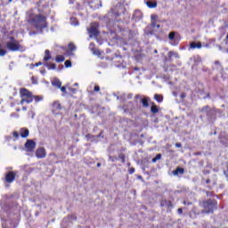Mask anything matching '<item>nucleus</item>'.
<instances>
[{
	"mask_svg": "<svg viewBox=\"0 0 228 228\" xmlns=\"http://www.w3.org/2000/svg\"><path fill=\"white\" fill-rule=\"evenodd\" d=\"M151 98L149 96H144L142 94H136L134 96V102H129L125 104L121 110L124 113H128L129 115H134L142 111V108H150Z\"/></svg>",
	"mask_w": 228,
	"mask_h": 228,
	"instance_id": "obj_1",
	"label": "nucleus"
},
{
	"mask_svg": "<svg viewBox=\"0 0 228 228\" xmlns=\"http://www.w3.org/2000/svg\"><path fill=\"white\" fill-rule=\"evenodd\" d=\"M27 21L31 26H34L37 31H40V33L47 28V17L42 14H33L32 12H28L27 13Z\"/></svg>",
	"mask_w": 228,
	"mask_h": 228,
	"instance_id": "obj_2",
	"label": "nucleus"
},
{
	"mask_svg": "<svg viewBox=\"0 0 228 228\" xmlns=\"http://www.w3.org/2000/svg\"><path fill=\"white\" fill-rule=\"evenodd\" d=\"M12 209L5 210L7 216L5 219L4 217L1 218L3 228H17V225H19V222L17 221V218H19V208H16L15 213L13 214H12Z\"/></svg>",
	"mask_w": 228,
	"mask_h": 228,
	"instance_id": "obj_3",
	"label": "nucleus"
},
{
	"mask_svg": "<svg viewBox=\"0 0 228 228\" xmlns=\"http://www.w3.org/2000/svg\"><path fill=\"white\" fill-rule=\"evenodd\" d=\"M200 206L204 209L202 213L209 215L215 213V209L218 208V201L215 199L204 200L200 202Z\"/></svg>",
	"mask_w": 228,
	"mask_h": 228,
	"instance_id": "obj_4",
	"label": "nucleus"
},
{
	"mask_svg": "<svg viewBox=\"0 0 228 228\" xmlns=\"http://www.w3.org/2000/svg\"><path fill=\"white\" fill-rule=\"evenodd\" d=\"M6 47L12 53H16L17 51H22V45L19 44V41L13 37H9V41L6 42Z\"/></svg>",
	"mask_w": 228,
	"mask_h": 228,
	"instance_id": "obj_5",
	"label": "nucleus"
},
{
	"mask_svg": "<svg viewBox=\"0 0 228 228\" xmlns=\"http://www.w3.org/2000/svg\"><path fill=\"white\" fill-rule=\"evenodd\" d=\"M20 95L21 97L20 104H24L27 102V104H31L33 102V93L29 92L26 88H21L20 90Z\"/></svg>",
	"mask_w": 228,
	"mask_h": 228,
	"instance_id": "obj_6",
	"label": "nucleus"
},
{
	"mask_svg": "<svg viewBox=\"0 0 228 228\" xmlns=\"http://www.w3.org/2000/svg\"><path fill=\"white\" fill-rule=\"evenodd\" d=\"M38 11L44 13V15H49V4L45 0H40L37 3Z\"/></svg>",
	"mask_w": 228,
	"mask_h": 228,
	"instance_id": "obj_7",
	"label": "nucleus"
},
{
	"mask_svg": "<svg viewBox=\"0 0 228 228\" xmlns=\"http://www.w3.org/2000/svg\"><path fill=\"white\" fill-rule=\"evenodd\" d=\"M98 28H99V23H92L90 28L87 29L88 33H89V37L92 38V37H98L99 35V30H98Z\"/></svg>",
	"mask_w": 228,
	"mask_h": 228,
	"instance_id": "obj_8",
	"label": "nucleus"
},
{
	"mask_svg": "<svg viewBox=\"0 0 228 228\" xmlns=\"http://www.w3.org/2000/svg\"><path fill=\"white\" fill-rule=\"evenodd\" d=\"M200 112H201L203 115H216V113H218L216 111V109L211 108L209 106H205L200 110Z\"/></svg>",
	"mask_w": 228,
	"mask_h": 228,
	"instance_id": "obj_9",
	"label": "nucleus"
},
{
	"mask_svg": "<svg viewBox=\"0 0 228 228\" xmlns=\"http://www.w3.org/2000/svg\"><path fill=\"white\" fill-rule=\"evenodd\" d=\"M37 147V142L35 141L28 139L25 142V149L27 150V152H33L35 151V148Z\"/></svg>",
	"mask_w": 228,
	"mask_h": 228,
	"instance_id": "obj_10",
	"label": "nucleus"
},
{
	"mask_svg": "<svg viewBox=\"0 0 228 228\" xmlns=\"http://www.w3.org/2000/svg\"><path fill=\"white\" fill-rule=\"evenodd\" d=\"M15 176H16L15 172L13 171L7 172L4 177L5 183H7L8 184H12V183L15 181Z\"/></svg>",
	"mask_w": 228,
	"mask_h": 228,
	"instance_id": "obj_11",
	"label": "nucleus"
},
{
	"mask_svg": "<svg viewBox=\"0 0 228 228\" xmlns=\"http://www.w3.org/2000/svg\"><path fill=\"white\" fill-rule=\"evenodd\" d=\"M52 107L53 111H61V110H63L64 113H67V109L61 106V103H60V101L53 102Z\"/></svg>",
	"mask_w": 228,
	"mask_h": 228,
	"instance_id": "obj_12",
	"label": "nucleus"
},
{
	"mask_svg": "<svg viewBox=\"0 0 228 228\" xmlns=\"http://www.w3.org/2000/svg\"><path fill=\"white\" fill-rule=\"evenodd\" d=\"M142 18H143V13H142V11L135 10L133 14V20H134V22H140V20H142Z\"/></svg>",
	"mask_w": 228,
	"mask_h": 228,
	"instance_id": "obj_13",
	"label": "nucleus"
},
{
	"mask_svg": "<svg viewBox=\"0 0 228 228\" xmlns=\"http://www.w3.org/2000/svg\"><path fill=\"white\" fill-rule=\"evenodd\" d=\"M120 16V12L118 11H115L114 8L110 9V12L106 15V18L109 19V20H113L115 17Z\"/></svg>",
	"mask_w": 228,
	"mask_h": 228,
	"instance_id": "obj_14",
	"label": "nucleus"
},
{
	"mask_svg": "<svg viewBox=\"0 0 228 228\" xmlns=\"http://www.w3.org/2000/svg\"><path fill=\"white\" fill-rule=\"evenodd\" d=\"M46 153H45V148H38L36 151V157L38 159H44L45 158Z\"/></svg>",
	"mask_w": 228,
	"mask_h": 228,
	"instance_id": "obj_15",
	"label": "nucleus"
},
{
	"mask_svg": "<svg viewBox=\"0 0 228 228\" xmlns=\"http://www.w3.org/2000/svg\"><path fill=\"white\" fill-rule=\"evenodd\" d=\"M21 138H28L29 136V130L28 128H22L20 130Z\"/></svg>",
	"mask_w": 228,
	"mask_h": 228,
	"instance_id": "obj_16",
	"label": "nucleus"
},
{
	"mask_svg": "<svg viewBox=\"0 0 228 228\" xmlns=\"http://www.w3.org/2000/svg\"><path fill=\"white\" fill-rule=\"evenodd\" d=\"M114 95L115 97H117L118 101H122L123 102L127 101V98H126L127 94L125 93L121 94L120 95H117V94H114Z\"/></svg>",
	"mask_w": 228,
	"mask_h": 228,
	"instance_id": "obj_17",
	"label": "nucleus"
},
{
	"mask_svg": "<svg viewBox=\"0 0 228 228\" xmlns=\"http://www.w3.org/2000/svg\"><path fill=\"white\" fill-rule=\"evenodd\" d=\"M190 47L191 49H200L202 47V44L200 42L199 43L192 42L191 43Z\"/></svg>",
	"mask_w": 228,
	"mask_h": 228,
	"instance_id": "obj_18",
	"label": "nucleus"
},
{
	"mask_svg": "<svg viewBox=\"0 0 228 228\" xmlns=\"http://www.w3.org/2000/svg\"><path fill=\"white\" fill-rule=\"evenodd\" d=\"M179 174L183 175V174H184V168L177 167L175 170L173 171L174 175H179Z\"/></svg>",
	"mask_w": 228,
	"mask_h": 228,
	"instance_id": "obj_19",
	"label": "nucleus"
},
{
	"mask_svg": "<svg viewBox=\"0 0 228 228\" xmlns=\"http://www.w3.org/2000/svg\"><path fill=\"white\" fill-rule=\"evenodd\" d=\"M52 85H53V86H56L57 88H61V81H60V79H58V78H54L52 81Z\"/></svg>",
	"mask_w": 228,
	"mask_h": 228,
	"instance_id": "obj_20",
	"label": "nucleus"
},
{
	"mask_svg": "<svg viewBox=\"0 0 228 228\" xmlns=\"http://www.w3.org/2000/svg\"><path fill=\"white\" fill-rule=\"evenodd\" d=\"M53 57L51 56V51L45 50V57H44V61H49Z\"/></svg>",
	"mask_w": 228,
	"mask_h": 228,
	"instance_id": "obj_21",
	"label": "nucleus"
},
{
	"mask_svg": "<svg viewBox=\"0 0 228 228\" xmlns=\"http://www.w3.org/2000/svg\"><path fill=\"white\" fill-rule=\"evenodd\" d=\"M86 138L87 142H96L97 141L95 135L91 134H87L86 135Z\"/></svg>",
	"mask_w": 228,
	"mask_h": 228,
	"instance_id": "obj_22",
	"label": "nucleus"
},
{
	"mask_svg": "<svg viewBox=\"0 0 228 228\" xmlns=\"http://www.w3.org/2000/svg\"><path fill=\"white\" fill-rule=\"evenodd\" d=\"M45 67H47L48 70H56V64L54 63H45Z\"/></svg>",
	"mask_w": 228,
	"mask_h": 228,
	"instance_id": "obj_23",
	"label": "nucleus"
},
{
	"mask_svg": "<svg viewBox=\"0 0 228 228\" xmlns=\"http://www.w3.org/2000/svg\"><path fill=\"white\" fill-rule=\"evenodd\" d=\"M168 58L172 59V58H176L179 59V53H175V52H172L170 51L167 54Z\"/></svg>",
	"mask_w": 228,
	"mask_h": 228,
	"instance_id": "obj_24",
	"label": "nucleus"
},
{
	"mask_svg": "<svg viewBox=\"0 0 228 228\" xmlns=\"http://www.w3.org/2000/svg\"><path fill=\"white\" fill-rule=\"evenodd\" d=\"M153 99L157 102H161L163 101V95L162 94H154Z\"/></svg>",
	"mask_w": 228,
	"mask_h": 228,
	"instance_id": "obj_25",
	"label": "nucleus"
},
{
	"mask_svg": "<svg viewBox=\"0 0 228 228\" xmlns=\"http://www.w3.org/2000/svg\"><path fill=\"white\" fill-rule=\"evenodd\" d=\"M146 4H147L148 8H156V6H158V3L151 2V1H147Z\"/></svg>",
	"mask_w": 228,
	"mask_h": 228,
	"instance_id": "obj_26",
	"label": "nucleus"
},
{
	"mask_svg": "<svg viewBox=\"0 0 228 228\" xmlns=\"http://www.w3.org/2000/svg\"><path fill=\"white\" fill-rule=\"evenodd\" d=\"M55 61L57 63H61L62 61H65V57L63 55H57L55 58Z\"/></svg>",
	"mask_w": 228,
	"mask_h": 228,
	"instance_id": "obj_27",
	"label": "nucleus"
},
{
	"mask_svg": "<svg viewBox=\"0 0 228 228\" xmlns=\"http://www.w3.org/2000/svg\"><path fill=\"white\" fill-rule=\"evenodd\" d=\"M151 113H153L154 115H156V113H158V111H159V109L158 108V106L157 105H152L151 107Z\"/></svg>",
	"mask_w": 228,
	"mask_h": 228,
	"instance_id": "obj_28",
	"label": "nucleus"
},
{
	"mask_svg": "<svg viewBox=\"0 0 228 228\" xmlns=\"http://www.w3.org/2000/svg\"><path fill=\"white\" fill-rule=\"evenodd\" d=\"M70 220H76L74 216H68V217L64 218L63 221H62V224H65L67 222H70Z\"/></svg>",
	"mask_w": 228,
	"mask_h": 228,
	"instance_id": "obj_29",
	"label": "nucleus"
},
{
	"mask_svg": "<svg viewBox=\"0 0 228 228\" xmlns=\"http://www.w3.org/2000/svg\"><path fill=\"white\" fill-rule=\"evenodd\" d=\"M70 22L72 26H79V21L76 20V18H71Z\"/></svg>",
	"mask_w": 228,
	"mask_h": 228,
	"instance_id": "obj_30",
	"label": "nucleus"
},
{
	"mask_svg": "<svg viewBox=\"0 0 228 228\" xmlns=\"http://www.w3.org/2000/svg\"><path fill=\"white\" fill-rule=\"evenodd\" d=\"M168 38H169V40H172V41H174V40H175V32H170L169 34H168Z\"/></svg>",
	"mask_w": 228,
	"mask_h": 228,
	"instance_id": "obj_31",
	"label": "nucleus"
},
{
	"mask_svg": "<svg viewBox=\"0 0 228 228\" xmlns=\"http://www.w3.org/2000/svg\"><path fill=\"white\" fill-rule=\"evenodd\" d=\"M118 159H121V163H126V155L124 153H120L118 155Z\"/></svg>",
	"mask_w": 228,
	"mask_h": 228,
	"instance_id": "obj_32",
	"label": "nucleus"
},
{
	"mask_svg": "<svg viewBox=\"0 0 228 228\" xmlns=\"http://www.w3.org/2000/svg\"><path fill=\"white\" fill-rule=\"evenodd\" d=\"M68 49H69V51H76V45H74V44H69V45H68Z\"/></svg>",
	"mask_w": 228,
	"mask_h": 228,
	"instance_id": "obj_33",
	"label": "nucleus"
},
{
	"mask_svg": "<svg viewBox=\"0 0 228 228\" xmlns=\"http://www.w3.org/2000/svg\"><path fill=\"white\" fill-rule=\"evenodd\" d=\"M159 159H161V154H157L156 157L151 159V162L156 163Z\"/></svg>",
	"mask_w": 228,
	"mask_h": 228,
	"instance_id": "obj_34",
	"label": "nucleus"
},
{
	"mask_svg": "<svg viewBox=\"0 0 228 228\" xmlns=\"http://www.w3.org/2000/svg\"><path fill=\"white\" fill-rule=\"evenodd\" d=\"M109 161H112V163H115V161H118V158L110 155Z\"/></svg>",
	"mask_w": 228,
	"mask_h": 228,
	"instance_id": "obj_35",
	"label": "nucleus"
},
{
	"mask_svg": "<svg viewBox=\"0 0 228 228\" xmlns=\"http://www.w3.org/2000/svg\"><path fill=\"white\" fill-rule=\"evenodd\" d=\"M6 50L3 49V46L0 45V56H5Z\"/></svg>",
	"mask_w": 228,
	"mask_h": 228,
	"instance_id": "obj_36",
	"label": "nucleus"
},
{
	"mask_svg": "<svg viewBox=\"0 0 228 228\" xmlns=\"http://www.w3.org/2000/svg\"><path fill=\"white\" fill-rule=\"evenodd\" d=\"M33 99L36 101V102H40L44 98L42 96H35L33 95Z\"/></svg>",
	"mask_w": 228,
	"mask_h": 228,
	"instance_id": "obj_37",
	"label": "nucleus"
},
{
	"mask_svg": "<svg viewBox=\"0 0 228 228\" xmlns=\"http://www.w3.org/2000/svg\"><path fill=\"white\" fill-rule=\"evenodd\" d=\"M65 67H66V69L72 67V62L70 61H66Z\"/></svg>",
	"mask_w": 228,
	"mask_h": 228,
	"instance_id": "obj_38",
	"label": "nucleus"
},
{
	"mask_svg": "<svg viewBox=\"0 0 228 228\" xmlns=\"http://www.w3.org/2000/svg\"><path fill=\"white\" fill-rule=\"evenodd\" d=\"M133 97H134L133 93H130V94H126V101H129V100L133 99Z\"/></svg>",
	"mask_w": 228,
	"mask_h": 228,
	"instance_id": "obj_39",
	"label": "nucleus"
},
{
	"mask_svg": "<svg viewBox=\"0 0 228 228\" xmlns=\"http://www.w3.org/2000/svg\"><path fill=\"white\" fill-rule=\"evenodd\" d=\"M12 135H13V137H14L16 140L19 139V132H17V131L12 132Z\"/></svg>",
	"mask_w": 228,
	"mask_h": 228,
	"instance_id": "obj_40",
	"label": "nucleus"
},
{
	"mask_svg": "<svg viewBox=\"0 0 228 228\" xmlns=\"http://www.w3.org/2000/svg\"><path fill=\"white\" fill-rule=\"evenodd\" d=\"M151 26H152V28H157L158 29H159V28H161V26L159 24H156V22H152Z\"/></svg>",
	"mask_w": 228,
	"mask_h": 228,
	"instance_id": "obj_41",
	"label": "nucleus"
},
{
	"mask_svg": "<svg viewBox=\"0 0 228 228\" xmlns=\"http://www.w3.org/2000/svg\"><path fill=\"white\" fill-rule=\"evenodd\" d=\"M191 204H193V203L191 201H186V200L183 201L184 206H191Z\"/></svg>",
	"mask_w": 228,
	"mask_h": 228,
	"instance_id": "obj_42",
	"label": "nucleus"
},
{
	"mask_svg": "<svg viewBox=\"0 0 228 228\" xmlns=\"http://www.w3.org/2000/svg\"><path fill=\"white\" fill-rule=\"evenodd\" d=\"M151 20H156V19H158V15L151 14Z\"/></svg>",
	"mask_w": 228,
	"mask_h": 228,
	"instance_id": "obj_43",
	"label": "nucleus"
},
{
	"mask_svg": "<svg viewBox=\"0 0 228 228\" xmlns=\"http://www.w3.org/2000/svg\"><path fill=\"white\" fill-rule=\"evenodd\" d=\"M96 139L97 138H104V135H102V132H101L99 134L95 135Z\"/></svg>",
	"mask_w": 228,
	"mask_h": 228,
	"instance_id": "obj_44",
	"label": "nucleus"
},
{
	"mask_svg": "<svg viewBox=\"0 0 228 228\" xmlns=\"http://www.w3.org/2000/svg\"><path fill=\"white\" fill-rule=\"evenodd\" d=\"M61 88V91L63 93V94H65L66 92H67V88L65 87V86H61L60 87Z\"/></svg>",
	"mask_w": 228,
	"mask_h": 228,
	"instance_id": "obj_45",
	"label": "nucleus"
},
{
	"mask_svg": "<svg viewBox=\"0 0 228 228\" xmlns=\"http://www.w3.org/2000/svg\"><path fill=\"white\" fill-rule=\"evenodd\" d=\"M175 147H177V149H181V147H183V144H181V142H176Z\"/></svg>",
	"mask_w": 228,
	"mask_h": 228,
	"instance_id": "obj_46",
	"label": "nucleus"
},
{
	"mask_svg": "<svg viewBox=\"0 0 228 228\" xmlns=\"http://www.w3.org/2000/svg\"><path fill=\"white\" fill-rule=\"evenodd\" d=\"M101 87L99 86H94V92H100Z\"/></svg>",
	"mask_w": 228,
	"mask_h": 228,
	"instance_id": "obj_47",
	"label": "nucleus"
},
{
	"mask_svg": "<svg viewBox=\"0 0 228 228\" xmlns=\"http://www.w3.org/2000/svg\"><path fill=\"white\" fill-rule=\"evenodd\" d=\"M94 54H95L96 56H99L101 54V52L99 50H95L94 51Z\"/></svg>",
	"mask_w": 228,
	"mask_h": 228,
	"instance_id": "obj_48",
	"label": "nucleus"
},
{
	"mask_svg": "<svg viewBox=\"0 0 228 228\" xmlns=\"http://www.w3.org/2000/svg\"><path fill=\"white\" fill-rule=\"evenodd\" d=\"M28 35L29 37H33L34 35H37V31H30Z\"/></svg>",
	"mask_w": 228,
	"mask_h": 228,
	"instance_id": "obj_49",
	"label": "nucleus"
},
{
	"mask_svg": "<svg viewBox=\"0 0 228 228\" xmlns=\"http://www.w3.org/2000/svg\"><path fill=\"white\" fill-rule=\"evenodd\" d=\"M128 172L129 174H133L134 172V167H130Z\"/></svg>",
	"mask_w": 228,
	"mask_h": 228,
	"instance_id": "obj_50",
	"label": "nucleus"
},
{
	"mask_svg": "<svg viewBox=\"0 0 228 228\" xmlns=\"http://www.w3.org/2000/svg\"><path fill=\"white\" fill-rule=\"evenodd\" d=\"M207 197H213V193L209 191H206Z\"/></svg>",
	"mask_w": 228,
	"mask_h": 228,
	"instance_id": "obj_51",
	"label": "nucleus"
},
{
	"mask_svg": "<svg viewBox=\"0 0 228 228\" xmlns=\"http://www.w3.org/2000/svg\"><path fill=\"white\" fill-rule=\"evenodd\" d=\"M177 213H178V215H181L183 213V208H178Z\"/></svg>",
	"mask_w": 228,
	"mask_h": 228,
	"instance_id": "obj_52",
	"label": "nucleus"
},
{
	"mask_svg": "<svg viewBox=\"0 0 228 228\" xmlns=\"http://www.w3.org/2000/svg\"><path fill=\"white\" fill-rule=\"evenodd\" d=\"M186 97V94L185 93H183L182 94H181V99H184Z\"/></svg>",
	"mask_w": 228,
	"mask_h": 228,
	"instance_id": "obj_53",
	"label": "nucleus"
},
{
	"mask_svg": "<svg viewBox=\"0 0 228 228\" xmlns=\"http://www.w3.org/2000/svg\"><path fill=\"white\" fill-rule=\"evenodd\" d=\"M209 183H211V180H210V179H207V180H206V183H207V184H209Z\"/></svg>",
	"mask_w": 228,
	"mask_h": 228,
	"instance_id": "obj_54",
	"label": "nucleus"
},
{
	"mask_svg": "<svg viewBox=\"0 0 228 228\" xmlns=\"http://www.w3.org/2000/svg\"><path fill=\"white\" fill-rule=\"evenodd\" d=\"M35 65H36V67H39V65H42V62H37Z\"/></svg>",
	"mask_w": 228,
	"mask_h": 228,
	"instance_id": "obj_55",
	"label": "nucleus"
},
{
	"mask_svg": "<svg viewBox=\"0 0 228 228\" xmlns=\"http://www.w3.org/2000/svg\"><path fill=\"white\" fill-rule=\"evenodd\" d=\"M69 4H74V0H69Z\"/></svg>",
	"mask_w": 228,
	"mask_h": 228,
	"instance_id": "obj_56",
	"label": "nucleus"
},
{
	"mask_svg": "<svg viewBox=\"0 0 228 228\" xmlns=\"http://www.w3.org/2000/svg\"><path fill=\"white\" fill-rule=\"evenodd\" d=\"M6 140H12V136H6Z\"/></svg>",
	"mask_w": 228,
	"mask_h": 228,
	"instance_id": "obj_57",
	"label": "nucleus"
},
{
	"mask_svg": "<svg viewBox=\"0 0 228 228\" xmlns=\"http://www.w3.org/2000/svg\"><path fill=\"white\" fill-rule=\"evenodd\" d=\"M215 64H216V65H220V61H216L215 62Z\"/></svg>",
	"mask_w": 228,
	"mask_h": 228,
	"instance_id": "obj_58",
	"label": "nucleus"
},
{
	"mask_svg": "<svg viewBox=\"0 0 228 228\" xmlns=\"http://www.w3.org/2000/svg\"><path fill=\"white\" fill-rule=\"evenodd\" d=\"M69 90H71V92H76V89H74V88H70Z\"/></svg>",
	"mask_w": 228,
	"mask_h": 228,
	"instance_id": "obj_59",
	"label": "nucleus"
},
{
	"mask_svg": "<svg viewBox=\"0 0 228 228\" xmlns=\"http://www.w3.org/2000/svg\"><path fill=\"white\" fill-rule=\"evenodd\" d=\"M74 86H79V84L75 83V84H74Z\"/></svg>",
	"mask_w": 228,
	"mask_h": 228,
	"instance_id": "obj_60",
	"label": "nucleus"
},
{
	"mask_svg": "<svg viewBox=\"0 0 228 228\" xmlns=\"http://www.w3.org/2000/svg\"><path fill=\"white\" fill-rule=\"evenodd\" d=\"M41 74H45V70H41Z\"/></svg>",
	"mask_w": 228,
	"mask_h": 228,
	"instance_id": "obj_61",
	"label": "nucleus"
},
{
	"mask_svg": "<svg viewBox=\"0 0 228 228\" xmlns=\"http://www.w3.org/2000/svg\"><path fill=\"white\" fill-rule=\"evenodd\" d=\"M225 177H228L227 172L224 171Z\"/></svg>",
	"mask_w": 228,
	"mask_h": 228,
	"instance_id": "obj_62",
	"label": "nucleus"
},
{
	"mask_svg": "<svg viewBox=\"0 0 228 228\" xmlns=\"http://www.w3.org/2000/svg\"><path fill=\"white\" fill-rule=\"evenodd\" d=\"M22 110H23L24 111H26L27 108H26V107H22Z\"/></svg>",
	"mask_w": 228,
	"mask_h": 228,
	"instance_id": "obj_63",
	"label": "nucleus"
},
{
	"mask_svg": "<svg viewBox=\"0 0 228 228\" xmlns=\"http://www.w3.org/2000/svg\"><path fill=\"white\" fill-rule=\"evenodd\" d=\"M97 167H101V163H97Z\"/></svg>",
	"mask_w": 228,
	"mask_h": 228,
	"instance_id": "obj_64",
	"label": "nucleus"
}]
</instances>
